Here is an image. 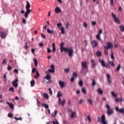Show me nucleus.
I'll return each mask as SVG.
<instances>
[{
  "mask_svg": "<svg viewBox=\"0 0 124 124\" xmlns=\"http://www.w3.org/2000/svg\"><path fill=\"white\" fill-rule=\"evenodd\" d=\"M61 53H62L63 51L66 52H68V56L69 57H73V48L71 47L70 48H65L64 47H60Z\"/></svg>",
  "mask_w": 124,
  "mask_h": 124,
  "instance_id": "f257e3e1",
  "label": "nucleus"
},
{
  "mask_svg": "<svg viewBox=\"0 0 124 124\" xmlns=\"http://www.w3.org/2000/svg\"><path fill=\"white\" fill-rule=\"evenodd\" d=\"M81 66H82V70L81 72H83V70L84 69H86V72H88V69L89 68V66H88V64L87 63V62L83 61L81 62Z\"/></svg>",
  "mask_w": 124,
  "mask_h": 124,
  "instance_id": "f03ea898",
  "label": "nucleus"
},
{
  "mask_svg": "<svg viewBox=\"0 0 124 124\" xmlns=\"http://www.w3.org/2000/svg\"><path fill=\"white\" fill-rule=\"evenodd\" d=\"M106 108H107L108 115V116L112 115V114H113V113H114V111H113V109H112L110 108V106L109 105V104H106Z\"/></svg>",
  "mask_w": 124,
  "mask_h": 124,
  "instance_id": "7ed1b4c3",
  "label": "nucleus"
},
{
  "mask_svg": "<svg viewBox=\"0 0 124 124\" xmlns=\"http://www.w3.org/2000/svg\"><path fill=\"white\" fill-rule=\"evenodd\" d=\"M111 16L113 17V20L114 22H115V23H117L118 24H121V20H120V19H119V18L117 17L116 15H115L114 13H112Z\"/></svg>",
  "mask_w": 124,
  "mask_h": 124,
  "instance_id": "20e7f679",
  "label": "nucleus"
},
{
  "mask_svg": "<svg viewBox=\"0 0 124 124\" xmlns=\"http://www.w3.org/2000/svg\"><path fill=\"white\" fill-rule=\"evenodd\" d=\"M107 46H104L105 49H113V43L107 42Z\"/></svg>",
  "mask_w": 124,
  "mask_h": 124,
  "instance_id": "39448f33",
  "label": "nucleus"
},
{
  "mask_svg": "<svg viewBox=\"0 0 124 124\" xmlns=\"http://www.w3.org/2000/svg\"><path fill=\"white\" fill-rule=\"evenodd\" d=\"M7 35V33L4 31H1L0 32V36L2 39L6 38Z\"/></svg>",
  "mask_w": 124,
  "mask_h": 124,
  "instance_id": "423d86ee",
  "label": "nucleus"
},
{
  "mask_svg": "<svg viewBox=\"0 0 124 124\" xmlns=\"http://www.w3.org/2000/svg\"><path fill=\"white\" fill-rule=\"evenodd\" d=\"M61 96H62V94L61 93V92L58 91L57 93V97L59 98L58 99V103L59 104H61V101H62V99H61Z\"/></svg>",
  "mask_w": 124,
  "mask_h": 124,
  "instance_id": "0eeeda50",
  "label": "nucleus"
},
{
  "mask_svg": "<svg viewBox=\"0 0 124 124\" xmlns=\"http://www.w3.org/2000/svg\"><path fill=\"white\" fill-rule=\"evenodd\" d=\"M115 110L116 111V112H119V113H120L121 114H124V108H119L118 107H116L115 108Z\"/></svg>",
  "mask_w": 124,
  "mask_h": 124,
  "instance_id": "6e6552de",
  "label": "nucleus"
},
{
  "mask_svg": "<svg viewBox=\"0 0 124 124\" xmlns=\"http://www.w3.org/2000/svg\"><path fill=\"white\" fill-rule=\"evenodd\" d=\"M18 81H19V79L16 78L15 80L13 81L12 82L13 87H14L15 88H17V87H18Z\"/></svg>",
  "mask_w": 124,
  "mask_h": 124,
  "instance_id": "1a4fd4ad",
  "label": "nucleus"
},
{
  "mask_svg": "<svg viewBox=\"0 0 124 124\" xmlns=\"http://www.w3.org/2000/svg\"><path fill=\"white\" fill-rule=\"evenodd\" d=\"M59 84L61 89L64 88V86H65V82L63 81L60 80L59 81Z\"/></svg>",
  "mask_w": 124,
  "mask_h": 124,
  "instance_id": "9d476101",
  "label": "nucleus"
},
{
  "mask_svg": "<svg viewBox=\"0 0 124 124\" xmlns=\"http://www.w3.org/2000/svg\"><path fill=\"white\" fill-rule=\"evenodd\" d=\"M107 78L108 84H111L112 79H111V76L109 74H107Z\"/></svg>",
  "mask_w": 124,
  "mask_h": 124,
  "instance_id": "9b49d317",
  "label": "nucleus"
},
{
  "mask_svg": "<svg viewBox=\"0 0 124 124\" xmlns=\"http://www.w3.org/2000/svg\"><path fill=\"white\" fill-rule=\"evenodd\" d=\"M51 69H48V72H51V73H55V66L54 65H50Z\"/></svg>",
  "mask_w": 124,
  "mask_h": 124,
  "instance_id": "f8f14e48",
  "label": "nucleus"
},
{
  "mask_svg": "<svg viewBox=\"0 0 124 124\" xmlns=\"http://www.w3.org/2000/svg\"><path fill=\"white\" fill-rule=\"evenodd\" d=\"M92 47H93V48L97 47L98 46L97 41L95 40L93 41L92 42Z\"/></svg>",
  "mask_w": 124,
  "mask_h": 124,
  "instance_id": "ddd939ff",
  "label": "nucleus"
},
{
  "mask_svg": "<svg viewBox=\"0 0 124 124\" xmlns=\"http://www.w3.org/2000/svg\"><path fill=\"white\" fill-rule=\"evenodd\" d=\"M91 64L92 68H94L95 65H96V63H95V62H94V60H91Z\"/></svg>",
  "mask_w": 124,
  "mask_h": 124,
  "instance_id": "4468645a",
  "label": "nucleus"
},
{
  "mask_svg": "<svg viewBox=\"0 0 124 124\" xmlns=\"http://www.w3.org/2000/svg\"><path fill=\"white\" fill-rule=\"evenodd\" d=\"M33 62H34L35 66L36 67H37L38 64V62L37 61V58H34L33 59Z\"/></svg>",
  "mask_w": 124,
  "mask_h": 124,
  "instance_id": "2eb2a0df",
  "label": "nucleus"
},
{
  "mask_svg": "<svg viewBox=\"0 0 124 124\" xmlns=\"http://www.w3.org/2000/svg\"><path fill=\"white\" fill-rule=\"evenodd\" d=\"M99 62L101 63V64L102 65V66H103L104 67V66H105V62H104V60L103 59H102V60L99 59Z\"/></svg>",
  "mask_w": 124,
  "mask_h": 124,
  "instance_id": "dca6fc26",
  "label": "nucleus"
},
{
  "mask_svg": "<svg viewBox=\"0 0 124 124\" xmlns=\"http://www.w3.org/2000/svg\"><path fill=\"white\" fill-rule=\"evenodd\" d=\"M46 31H47V32L49 34H53L55 33V31L53 30H50V29H47Z\"/></svg>",
  "mask_w": 124,
  "mask_h": 124,
  "instance_id": "f3484780",
  "label": "nucleus"
},
{
  "mask_svg": "<svg viewBox=\"0 0 124 124\" xmlns=\"http://www.w3.org/2000/svg\"><path fill=\"white\" fill-rule=\"evenodd\" d=\"M26 2H27V5L26 6V9L27 11L31 10H30V7H31V4H30V3L28 1H27Z\"/></svg>",
  "mask_w": 124,
  "mask_h": 124,
  "instance_id": "a211bd4d",
  "label": "nucleus"
},
{
  "mask_svg": "<svg viewBox=\"0 0 124 124\" xmlns=\"http://www.w3.org/2000/svg\"><path fill=\"white\" fill-rule=\"evenodd\" d=\"M31 13V10H27L26 12L25 13V18H28L29 16V14Z\"/></svg>",
  "mask_w": 124,
  "mask_h": 124,
  "instance_id": "6ab92c4d",
  "label": "nucleus"
},
{
  "mask_svg": "<svg viewBox=\"0 0 124 124\" xmlns=\"http://www.w3.org/2000/svg\"><path fill=\"white\" fill-rule=\"evenodd\" d=\"M55 12L56 13L58 14L59 13L62 12V10H61V9L59 8L58 7H56L55 8Z\"/></svg>",
  "mask_w": 124,
  "mask_h": 124,
  "instance_id": "aec40b11",
  "label": "nucleus"
},
{
  "mask_svg": "<svg viewBox=\"0 0 124 124\" xmlns=\"http://www.w3.org/2000/svg\"><path fill=\"white\" fill-rule=\"evenodd\" d=\"M6 103L8 104V105H9L11 109H13V108H14V105H13L12 103H10L9 102H7Z\"/></svg>",
  "mask_w": 124,
  "mask_h": 124,
  "instance_id": "412c9836",
  "label": "nucleus"
},
{
  "mask_svg": "<svg viewBox=\"0 0 124 124\" xmlns=\"http://www.w3.org/2000/svg\"><path fill=\"white\" fill-rule=\"evenodd\" d=\"M36 75L34 76V79H37L40 76L39 73H38V71H36Z\"/></svg>",
  "mask_w": 124,
  "mask_h": 124,
  "instance_id": "4be33fe9",
  "label": "nucleus"
},
{
  "mask_svg": "<svg viewBox=\"0 0 124 124\" xmlns=\"http://www.w3.org/2000/svg\"><path fill=\"white\" fill-rule=\"evenodd\" d=\"M76 117V112L75 111H74L72 112L71 114V117L72 119H73V118H75Z\"/></svg>",
  "mask_w": 124,
  "mask_h": 124,
  "instance_id": "5701e85b",
  "label": "nucleus"
},
{
  "mask_svg": "<svg viewBox=\"0 0 124 124\" xmlns=\"http://www.w3.org/2000/svg\"><path fill=\"white\" fill-rule=\"evenodd\" d=\"M61 33H62V34H64V33H65V31H64V27H62L61 28Z\"/></svg>",
  "mask_w": 124,
  "mask_h": 124,
  "instance_id": "b1692460",
  "label": "nucleus"
},
{
  "mask_svg": "<svg viewBox=\"0 0 124 124\" xmlns=\"http://www.w3.org/2000/svg\"><path fill=\"white\" fill-rule=\"evenodd\" d=\"M52 52H56V45L55 43H52Z\"/></svg>",
  "mask_w": 124,
  "mask_h": 124,
  "instance_id": "393cba45",
  "label": "nucleus"
},
{
  "mask_svg": "<svg viewBox=\"0 0 124 124\" xmlns=\"http://www.w3.org/2000/svg\"><path fill=\"white\" fill-rule=\"evenodd\" d=\"M108 63L109 65H111V66H113V67L115 66V63H114V62L109 61Z\"/></svg>",
  "mask_w": 124,
  "mask_h": 124,
  "instance_id": "a878e982",
  "label": "nucleus"
},
{
  "mask_svg": "<svg viewBox=\"0 0 124 124\" xmlns=\"http://www.w3.org/2000/svg\"><path fill=\"white\" fill-rule=\"evenodd\" d=\"M97 93L99 94H103V91H102L101 90V89L99 88L97 90Z\"/></svg>",
  "mask_w": 124,
  "mask_h": 124,
  "instance_id": "bb28decb",
  "label": "nucleus"
},
{
  "mask_svg": "<svg viewBox=\"0 0 124 124\" xmlns=\"http://www.w3.org/2000/svg\"><path fill=\"white\" fill-rule=\"evenodd\" d=\"M119 29H120V31H122V32H124V25H121L119 27Z\"/></svg>",
  "mask_w": 124,
  "mask_h": 124,
  "instance_id": "cd10ccee",
  "label": "nucleus"
},
{
  "mask_svg": "<svg viewBox=\"0 0 124 124\" xmlns=\"http://www.w3.org/2000/svg\"><path fill=\"white\" fill-rule=\"evenodd\" d=\"M46 80H51V77L50 75H46L45 77Z\"/></svg>",
  "mask_w": 124,
  "mask_h": 124,
  "instance_id": "c85d7f7f",
  "label": "nucleus"
},
{
  "mask_svg": "<svg viewBox=\"0 0 124 124\" xmlns=\"http://www.w3.org/2000/svg\"><path fill=\"white\" fill-rule=\"evenodd\" d=\"M116 102H123V99L122 98H118L115 99Z\"/></svg>",
  "mask_w": 124,
  "mask_h": 124,
  "instance_id": "c756f323",
  "label": "nucleus"
},
{
  "mask_svg": "<svg viewBox=\"0 0 124 124\" xmlns=\"http://www.w3.org/2000/svg\"><path fill=\"white\" fill-rule=\"evenodd\" d=\"M43 96L46 99H48L49 98V95H48V94L47 93H44L43 94Z\"/></svg>",
  "mask_w": 124,
  "mask_h": 124,
  "instance_id": "7c9ffc66",
  "label": "nucleus"
},
{
  "mask_svg": "<svg viewBox=\"0 0 124 124\" xmlns=\"http://www.w3.org/2000/svg\"><path fill=\"white\" fill-rule=\"evenodd\" d=\"M42 105L43 106V107H44V108H46V109H48V108H49V106L46 104L43 103Z\"/></svg>",
  "mask_w": 124,
  "mask_h": 124,
  "instance_id": "2f4dec72",
  "label": "nucleus"
},
{
  "mask_svg": "<svg viewBox=\"0 0 124 124\" xmlns=\"http://www.w3.org/2000/svg\"><path fill=\"white\" fill-rule=\"evenodd\" d=\"M108 48H105L104 53L105 54V56H108Z\"/></svg>",
  "mask_w": 124,
  "mask_h": 124,
  "instance_id": "473e14b6",
  "label": "nucleus"
},
{
  "mask_svg": "<svg viewBox=\"0 0 124 124\" xmlns=\"http://www.w3.org/2000/svg\"><path fill=\"white\" fill-rule=\"evenodd\" d=\"M64 71L65 73H69V72H70V69H69V68H66L64 70Z\"/></svg>",
  "mask_w": 124,
  "mask_h": 124,
  "instance_id": "72a5a7b5",
  "label": "nucleus"
},
{
  "mask_svg": "<svg viewBox=\"0 0 124 124\" xmlns=\"http://www.w3.org/2000/svg\"><path fill=\"white\" fill-rule=\"evenodd\" d=\"M87 102H88L89 104L93 105V100H92V99L89 98V99H88Z\"/></svg>",
  "mask_w": 124,
  "mask_h": 124,
  "instance_id": "f704fd0d",
  "label": "nucleus"
},
{
  "mask_svg": "<svg viewBox=\"0 0 124 124\" xmlns=\"http://www.w3.org/2000/svg\"><path fill=\"white\" fill-rule=\"evenodd\" d=\"M96 38H97L98 40H100V41H101V39L100 38V35H99V34H97L96 35Z\"/></svg>",
  "mask_w": 124,
  "mask_h": 124,
  "instance_id": "c9c22d12",
  "label": "nucleus"
},
{
  "mask_svg": "<svg viewBox=\"0 0 124 124\" xmlns=\"http://www.w3.org/2000/svg\"><path fill=\"white\" fill-rule=\"evenodd\" d=\"M64 103H65V100L64 99L62 100L61 102H60L62 106H64Z\"/></svg>",
  "mask_w": 124,
  "mask_h": 124,
  "instance_id": "e433bc0d",
  "label": "nucleus"
},
{
  "mask_svg": "<svg viewBox=\"0 0 124 124\" xmlns=\"http://www.w3.org/2000/svg\"><path fill=\"white\" fill-rule=\"evenodd\" d=\"M111 95H112V96H113L114 97H117V94H116L115 93V92H114V91H112L111 92Z\"/></svg>",
  "mask_w": 124,
  "mask_h": 124,
  "instance_id": "4c0bfd02",
  "label": "nucleus"
},
{
  "mask_svg": "<svg viewBox=\"0 0 124 124\" xmlns=\"http://www.w3.org/2000/svg\"><path fill=\"white\" fill-rule=\"evenodd\" d=\"M57 110H55L54 112L52 114V117H53V118L56 117V116H57Z\"/></svg>",
  "mask_w": 124,
  "mask_h": 124,
  "instance_id": "58836bf2",
  "label": "nucleus"
},
{
  "mask_svg": "<svg viewBox=\"0 0 124 124\" xmlns=\"http://www.w3.org/2000/svg\"><path fill=\"white\" fill-rule=\"evenodd\" d=\"M79 85L80 87H83V80L80 79L79 81Z\"/></svg>",
  "mask_w": 124,
  "mask_h": 124,
  "instance_id": "ea45409f",
  "label": "nucleus"
},
{
  "mask_svg": "<svg viewBox=\"0 0 124 124\" xmlns=\"http://www.w3.org/2000/svg\"><path fill=\"white\" fill-rule=\"evenodd\" d=\"M81 91L83 93H87V90H86L85 88H82Z\"/></svg>",
  "mask_w": 124,
  "mask_h": 124,
  "instance_id": "a19ab883",
  "label": "nucleus"
},
{
  "mask_svg": "<svg viewBox=\"0 0 124 124\" xmlns=\"http://www.w3.org/2000/svg\"><path fill=\"white\" fill-rule=\"evenodd\" d=\"M77 76H78V74L75 72H73V77H75V78H77Z\"/></svg>",
  "mask_w": 124,
  "mask_h": 124,
  "instance_id": "79ce46f5",
  "label": "nucleus"
},
{
  "mask_svg": "<svg viewBox=\"0 0 124 124\" xmlns=\"http://www.w3.org/2000/svg\"><path fill=\"white\" fill-rule=\"evenodd\" d=\"M8 117L9 118H11V119H13V114H12L11 113H10L8 114Z\"/></svg>",
  "mask_w": 124,
  "mask_h": 124,
  "instance_id": "37998d69",
  "label": "nucleus"
},
{
  "mask_svg": "<svg viewBox=\"0 0 124 124\" xmlns=\"http://www.w3.org/2000/svg\"><path fill=\"white\" fill-rule=\"evenodd\" d=\"M120 69H121V64H118L117 68H116V70H117V71H120Z\"/></svg>",
  "mask_w": 124,
  "mask_h": 124,
  "instance_id": "c03bdc74",
  "label": "nucleus"
},
{
  "mask_svg": "<svg viewBox=\"0 0 124 124\" xmlns=\"http://www.w3.org/2000/svg\"><path fill=\"white\" fill-rule=\"evenodd\" d=\"M95 79H93V80H92V86H95Z\"/></svg>",
  "mask_w": 124,
  "mask_h": 124,
  "instance_id": "a18cd8bd",
  "label": "nucleus"
},
{
  "mask_svg": "<svg viewBox=\"0 0 124 124\" xmlns=\"http://www.w3.org/2000/svg\"><path fill=\"white\" fill-rule=\"evenodd\" d=\"M111 59H112V60H115V56H114V54H113V51H112L111 54Z\"/></svg>",
  "mask_w": 124,
  "mask_h": 124,
  "instance_id": "49530a36",
  "label": "nucleus"
},
{
  "mask_svg": "<svg viewBox=\"0 0 124 124\" xmlns=\"http://www.w3.org/2000/svg\"><path fill=\"white\" fill-rule=\"evenodd\" d=\"M96 55L98 57H100V56H101V52L100 51H98L96 52Z\"/></svg>",
  "mask_w": 124,
  "mask_h": 124,
  "instance_id": "de8ad7c7",
  "label": "nucleus"
},
{
  "mask_svg": "<svg viewBox=\"0 0 124 124\" xmlns=\"http://www.w3.org/2000/svg\"><path fill=\"white\" fill-rule=\"evenodd\" d=\"M34 84H35V81H34V79H32L31 80V87H33V86H34Z\"/></svg>",
  "mask_w": 124,
  "mask_h": 124,
  "instance_id": "09e8293b",
  "label": "nucleus"
},
{
  "mask_svg": "<svg viewBox=\"0 0 124 124\" xmlns=\"http://www.w3.org/2000/svg\"><path fill=\"white\" fill-rule=\"evenodd\" d=\"M87 119L88 120V121L89 122H92V119L91 118V117L90 116V115H88L87 117Z\"/></svg>",
  "mask_w": 124,
  "mask_h": 124,
  "instance_id": "8fccbe9b",
  "label": "nucleus"
},
{
  "mask_svg": "<svg viewBox=\"0 0 124 124\" xmlns=\"http://www.w3.org/2000/svg\"><path fill=\"white\" fill-rule=\"evenodd\" d=\"M52 123L53 124H59V122L57 120H55V122L52 121Z\"/></svg>",
  "mask_w": 124,
  "mask_h": 124,
  "instance_id": "3c124183",
  "label": "nucleus"
},
{
  "mask_svg": "<svg viewBox=\"0 0 124 124\" xmlns=\"http://www.w3.org/2000/svg\"><path fill=\"white\" fill-rule=\"evenodd\" d=\"M83 27H84L85 29H87V28H88V24H87V23H83Z\"/></svg>",
  "mask_w": 124,
  "mask_h": 124,
  "instance_id": "603ef678",
  "label": "nucleus"
},
{
  "mask_svg": "<svg viewBox=\"0 0 124 124\" xmlns=\"http://www.w3.org/2000/svg\"><path fill=\"white\" fill-rule=\"evenodd\" d=\"M9 91L10 92H12V93H14V88L10 87V89H9Z\"/></svg>",
  "mask_w": 124,
  "mask_h": 124,
  "instance_id": "864d4df0",
  "label": "nucleus"
},
{
  "mask_svg": "<svg viewBox=\"0 0 124 124\" xmlns=\"http://www.w3.org/2000/svg\"><path fill=\"white\" fill-rule=\"evenodd\" d=\"M110 5L113 6L114 5V0H110Z\"/></svg>",
  "mask_w": 124,
  "mask_h": 124,
  "instance_id": "5fc2aeb1",
  "label": "nucleus"
},
{
  "mask_svg": "<svg viewBox=\"0 0 124 124\" xmlns=\"http://www.w3.org/2000/svg\"><path fill=\"white\" fill-rule=\"evenodd\" d=\"M48 91L49 92L50 94L52 95V94H53V92H52V89L51 88H49Z\"/></svg>",
  "mask_w": 124,
  "mask_h": 124,
  "instance_id": "6e6d98bb",
  "label": "nucleus"
},
{
  "mask_svg": "<svg viewBox=\"0 0 124 124\" xmlns=\"http://www.w3.org/2000/svg\"><path fill=\"white\" fill-rule=\"evenodd\" d=\"M35 50L34 48L31 49V53L34 55V56H35V53H34Z\"/></svg>",
  "mask_w": 124,
  "mask_h": 124,
  "instance_id": "4d7b16f0",
  "label": "nucleus"
},
{
  "mask_svg": "<svg viewBox=\"0 0 124 124\" xmlns=\"http://www.w3.org/2000/svg\"><path fill=\"white\" fill-rule=\"evenodd\" d=\"M15 120H16V121H22V118H18L17 117H15Z\"/></svg>",
  "mask_w": 124,
  "mask_h": 124,
  "instance_id": "13d9d810",
  "label": "nucleus"
},
{
  "mask_svg": "<svg viewBox=\"0 0 124 124\" xmlns=\"http://www.w3.org/2000/svg\"><path fill=\"white\" fill-rule=\"evenodd\" d=\"M35 72H36V68H33L32 69V73H34Z\"/></svg>",
  "mask_w": 124,
  "mask_h": 124,
  "instance_id": "bf43d9fd",
  "label": "nucleus"
},
{
  "mask_svg": "<svg viewBox=\"0 0 124 124\" xmlns=\"http://www.w3.org/2000/svg\"><path fill=\"white\" fill-rule=\"evenodd\" d=\"M102 33V29H100L99 31V32L97 33V34H101Z\"/></svg>",
  "mask_w": 124,
  "mask_h": 124,
  "instance_id": "052dcab7",
  "label": "nucleus"
},
{
  "mask_svg": "<svg viewBox=\"0 0 124 124\" xmlns=\"http://www.w3.org/2000/svg\"><path fill=\"white\" fill-rule=\"evenodd\" d=\"M3 78L5 81V82H6L7 79L6 78V74H4V76H3Z\"/></svg>",
  "mask_w": 124,
  "mask_h": 124,
  "instance_id": "680f3d73",
  "label": "nucleus"
},
{
  "mask_svg": "<svg viewBox=\"0 0 124 124\" xmlns=\"http://www.w3.org/2000/svg\"><path fill=\"white\" fill-rule=\"evenodd\" d=\"M84 101V99H80L79 102V104H82V103H83Z\"/></svg>",
  "mask_w": 124,
  "mask_h": 124,
  "instance_id": "e2e57ef3",
  "label": "nucleus"
},
{
  "mask_svg": "<svg viewBox=\"0 0 124 124\" xmlns=\"http://www.w3.org/2000/svg\"><path fill=\"white\" fill-rule=\"evenodd\" d=\"M95 25H96V21H93L92 22V26H93L94 27V26H95Z\"/></svg>",
  "mask_w": 124,
  "mask_h": 124,
  "instance_id": "0e129e2a",
  "label": "nucleus"
},
{
  "mask_svg": "<svg viewBox=\"0 0 124 124\" xmlns=\"http://www.w3.org/2000/svg\"><path fill=\"white\" fill-rule=\"evenodd\" d=\"M63 45H64V43L62 42L60 44V47H63Z\"/></svg>",
  "mask_w": 124,
  "mask_h": 124,
  "instance_id": "69168bd1",
  "label": "nucleus"
},
{
  "mask_svg": "<svg viewBox=\"0 0 124 124\" xmlns=\"http://www.w3.org/2000/svg\"><path fill=\"white\" fill-rule=\"evenodd\" d=\"M61 26H62V23H58L57 24V26L58 27V28H59V29L61 28Z\"/></svg>",
  "mask_w": 124,
  "mask_h": 124,
  "instance_id": "338daca9",
  "label": "nucleus"
},
{
  "mask_svg": "<svg viewBox=\"0 0 124 124\" xmlns=\"http://www.w3.org/2000/svg\"><path fill=\"white\" fill-rule=\"evenodd\" d=\"M47 53H51V52H52V50H51V49H50V48H47Z\"/></svg>",
  "mask_w": 124,
  "mask_h": 124,
  "instance_id": "774afa93",
  "label": "nucleus"
}]
</instances>
